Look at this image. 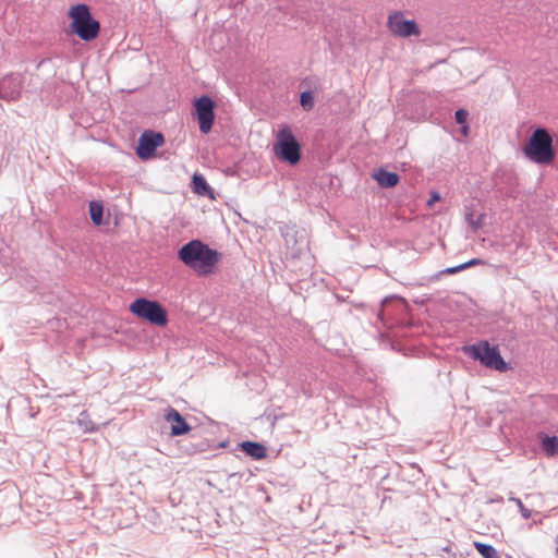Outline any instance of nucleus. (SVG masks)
<instances>
[{
    "label": "nucleus",
    "mask_w": 558,
    "mask_h": 558,
    "mask_svg": "<svg viewBox=\"0 0 558 558\" xmlns=\"http://www.w3.org/2000/svg\"><path fill=\"white\" fill-rule=\"evenodd\" d=\"M179 258L198 275L213 272L219 254L199 240H192L179 250Z\"/></svg>",
    "instance_id": "obj_1"
},
{
    "label": "nucleus",
    "mask_w": 558,
    "mask_h": 558,
    "mask_svg": "<svg viewBox=\"0 0 558 558\" xmlns=\"http://www.w3.org/2000/svg\"><path fill=\"white\" fill-rule=\"evenodd\" d=\"M524 155L533 162L549 165L555 159L553 137L544 128L536 129L523 148Z\"/></svg>",
    "instance_id": "obj_2"
},
{
    "label": "nucleus",
    "mask_w": 558,
    "mask_h": 558,
    "mask_svg": "<svg viewBox=\"0 0 558 558\" xmlns=\"http://www.w3.org/2000/svg\"><path fill=\"white\" fill-rule=\"evenodd\" d=\"M71 32L77 35L82 40L90 41L95 39L100 31V24L96 21L89 11V8L80 3L72 7L69 11Z\"/></svg>",
    "instance_id": "obj_3"
},
{
    "label": "nucleus",
    "mask_w": 558,
    "mask_h": 558,
    "mask_svg": "<svg viewBox=\"0 0 558 558\" xmlns=\"http://www.w3.org/2000/svg\"><path fill=\"white\" fill-rule=\"evenodd\" d=\"M463 352L477 360L487 368L506 372L509 367L497 347H492L488 341H478L471 345H465Z\"/></svg>",
    "instance_id": "obj_4"
},
{
    "label": "nucleus",
    "mask_w": 558,
    "mask_h": 558,
    "mask_svg": "<svg viewBox=\"0 0 558 558\" xmlns=\"http://www.w3.org/2000/svg\"><path fill=\"white\" fill-rule=\"evenodd\" d=\"M275 155L290 165H296L301 159V145L289 125H282L276 135Z\"/></svg>",
    "instance_id": "obj_5"
},
{
    "label": "nucleus",
    "mask_w": 558,
    "mask_h": 558,
    "mask_svg": "<svg viewBox=\"0 0 558 558\" xmlns=\"http://www.w3.org/2000/svg\"><path fill=\"white\" fill-rule=\"evenodd\" d=\"M130 311L138 318L156 326L162 327L168 323L167 311L157 301L145 298L136 299L130 304Z\"/></svg>",
    "instance_id": "obj_6"
},
{
    "label": "nucleus",
    "mask_w": 558,
    "mask_h": 558,
    "mask_svg": "<svg viewBox=\"0 0 558 558\" xmlns=\"http://www.w3.org/2000/svg\"><path fill=\"white\" fill-rule=\"evenodd\" d=\"M387 26L393 35L402 38L421 35L416 22L414 20H404L403 13L399 11L388 16Z\"/></svg>",
    "instance_id": "obj_7"
},
{
    "label": "nucleus",
    "mask_w": 558,
    "mask_h": 558,
    "mask_svg": "<svg viewBox=\"0 0 558 558\" xmlns=\"http://www.w3.org/2000/svg\"><path fill=\"white\" fill-rule=\"evenodd\" d=\"M194 107L197 114L199 131L203 134H207L211 130L215 119V102L210 97L202 96L195 100Z\"/></svg>",
    "instance_id": "obj_8"
},
{
    "label": "nucleus",
    "mask_w": 558,
    "mask_h": 558,
    "mask_svg": "<svg viewBox=\"0 0 558 558\" xmlns=\"http://www.w3.org/2000/svg\"><path fill=\"white\" fill-rule=\"evenodd\" d=\"M163 143V136L161 133L146 131L140 140L136 148V154L141 159H147L151 157L156 148Z\"/></svg>",
    "instance_id": "obj_9"
},
{
    "label": "nucleus",
    "mask_w": 558,
    "mask_h": 558,
    "mask_svg": "<svg viewBox=\"0 0 558 558\" xmlns=\"http://www.w3.org/2000/svg\"><path fill=\"white\" fill-rule=\"evenodd\" d=\"M165 418L171 424L172 436L184 435L191 430V426L186 423L184 417L173 408L167 410Z\"/></svg>",
    "instance_id": "obj_10"
},
{
    "label": "nucleus",
    "mask_w": 558,
    "mask_h": 558,
    "mask_svg": "<svg viewBox=\"0 0 558 558\" xmlns=\"http://www.w3.org/2000/svg\"><path fill=\"white\" fill-rule=\"evenodd\" d=\"M240 446L247 456L256 460L264 459L267 454L265 446L259 442L243 441Z\"/></svg>",
    "instance_id": "obj_11"
},
{
    "label": "nucleus",
    "mask_w": 558,
    "mask_h": 558,
    "mask_svg": "<svg viewBox=\"0 0 558 558\" xmlns=\"http://www.w3.org/2000/svg\"><path fill=\"white\" fill-rule=\"evenodd\" d=\"M374 179L381 187H392L398 184L399 175L395 172H389L384 169H379L374 173Z\"/></svg>",
    "instance_id": "obj_12"
},
{
    "label": "nucleus",
    "mask_w": 558,
    "mask_h": 558,
    "mask_svg": "<svg viewBox=\"0 0 558 558\" xmlns=\"http://www.w3.org/2000/svg\"><path fill=\"white\" fill-rule=\"evenodd\" d=\"M541 449L547 457L558 456V437L541 434Z\"/></svg>",
    "instance_id": "obj_13"
},
{
    "label": "nucleus",
    "mask_w": 558,
    "mask_h": 558,
    "mask_svg": "<svg viewBox=\"0 0 558 558\" xmlns=\"http://www.w3.org/2000/svg\"><path fill=\"white\" fill-rule=\"evenodd\" d=\"M11 87H20V81L12 75L5 76L0 81V95L5 98H14L17 90L9 92Z\"/></svg>",
    "instance_id": "obj_14"
},
{
    "label": "nucleus",
    "mask_w": 558,
    "mask_h": 558,
    "mask_svg": "<svg viewBox=\"0 0 558 558\" xmlns=\"http://www.w3.org/2000/svg\"><path fill=\"white\" fill-rule=\"evenodd\" d=\"M102 214L104 207L100 202L93 201L89 203V215L94 225L100 226L102 223Z\"/></svg>",
    "instance_id": "obj_15"
},
{
    "label": "nucleus",
    "mask_w": 558,
    "mask_h": 558,
    "mask_svg": "<svg viewBox=\"0 0 558 558\" xmlns=\"http://www.w3.org/2000/svg\"><path fill=\"white\" fill-rule=\"evenodd\" d=\"M474 546L483 558H500L498 551L492 545L475 542Z\"/></svg>",
    "instance_id": "obj_16"
},
{
    "label": "nucleus",
    "mask_w": 558,
    "mask_h": 558,
    "mask_svg": "<svg viewBox=\"0 0 558 558\" xmlns=\"http://www.w3.org/2000/svg\"><path fill=\"white\" fill-rule=\"evenodd\" d=\"M192 182L194 192L197 194L205 195L207 192L210 191V186L208 185L203 175L194 174Z\"/></svg>",
    "instance_id": "obj_17"
},
{
    "label": "nucleus",
    "mask_w": 558,
    "mask_h": 558,
    "mask_svg": "<svg viewBox=\"0 0 558 558\" xmlns=\"http://www.w3.org/2000/svg\"><path fill=\"white\" fill-rule=\"evenodd\" d=\"M300 104L302 108L306 111H310L314 107V97L311 92H303L300 95Z\"/></svg>",
    "instance_id": "obj_18"
},
{
    "label": "nucleus",
    "mask_w": 558,
    "mask_h": 558,
    "mask_svg": "<svg viewBox=\"0 0 558 558\" xmlns=\"http://www.w3.org/2000/svg\"><path fill=\"white\" fill-rule=\"evenodd\" d=\"M509 501H512V502H514V504L518 506L519 511H520L521 515H522L524 519H529V518L531 517V514H532L531 510H530V509H527V508L523 505V502L521 501V499H520V498H517V497H509Z\"/></svg>",
    "instance_id": "obj_19"
},
{
    "label": "nucleus",
    "mask_w": 558,
    "mask_h": 558,
    "mask_svg": "<svg viewBox=\"0 0 558 558\" xmlns=\"http://www.w3.org/2000/svg\"><path fill=\"white\" fill-rule=\"evenodd\" d=\"M464 270L462 264L454 266V267H448L446 269L440 270L435 277L439 278L442 275H456L460 271Z\"/></svg>",
    "instance_id": "obj_20"
},
{
    "label": "nucleus",
    "mask_w": 558,
    "mask_h": 558,
    "mask_svg": "<svg viewBox=\"0 0 558 558\" xmlns=\"http://www.w3.org/2000/svg\"><path fill=\"white\" fill-rule=\"evenodd\" d=\"M469 112L465 109H458L454 113V119L458 124L466 123Z\"/></svg>",
    "instance_id": "obj_21"
},
{
    "label": "nucleus",
    "mask_w": 558,
    "mask_h": 558,
    "mask_svg": "<svg viewBox=\"0 0 558 558\" xmlns=\"http://www.w3.org/2000/svg\"><path fill=\"white\" fill-rule=\"evenodd\" d=\"M482 264H484V262L482 259L473 258V259H471V260H469L466 263H463L462 266H463L464 269H468V268H470L472 266L482 265Z\"/></svg>",
    "instance_id": "obj_22"
},
{
    "label": "nucleus",
    "mask_w": 558,
    "mask_h": 558,
    "mask_svg": "<svg viewBox=\"0 0 558 558\" xmlns=\"http://www.w3.org/2000/svg\"><path fill=\"white\" fill-rule=\"evenodd\" d=\"M440 199V195L437 192H433L430 194V198L427 202L428 206H432L435 202H438Z\"/></svg>",
    "instance_id": "obj_23"
},
{
    "label": "nucleus",
    "mask_w": 558,
    "mask_h": 558,
    "mask_svg": "<svg viewBox=\"0 0 558 558\" xmlns=\"http://www.w3.org/2000/svg\"><path fill=\"white\" fill-rule=\"evenodd\" d=\"M83 428H84L85 432H93V430H95V426H94L93 422L85 423Z\"/></svg>",
    "instance_id": "obj_24"
},
{
    "label": "nucleus",
    "mask_w": 558,
    "mask_h": 558,
    "mask_svg": "<svg viewBox=\"0 0 558 558\" xmlns=\"http://www.w3.org/2000/svg\"><path fill=\"white\" fill-rule=\"evenodd\" d=\"M461 125V132L463 135H468V132H469V126L466 125V123L464 124H460Z\"/></svg>",
    "instance_id": "obj_25"
},
{
    "label": "nucleus",
    "mask_w": 558,
    "mask_h": 558,
    "mask_svg": "<svg viewBox=\"0 0 558 558\" xmlns=\"http://www.w3.org/2000/svg\"><path fill=\"white\" fill-rule=\"evenodd\" d=\"M471 223H472L474 229H478L482 226L481 219H478L477 221H472Z\"/></svg>",
    "instance_id": "obj_26"
},
{
    "label": "nucleus",
    "mask_w": 558,
    "mask_h": 558,
    "mask_svg": "<svg viewBox=\"0 0 558 558\" xmlns=\"http://www.w3.org/2000/svg\"><path fill=\"white\" fill-rule=\"evenodd\" d=\"M83 422H84V420H83V418H78V423H80L81 425H83Z\"/></svg>",
    "instance_id": "obj_27"
},
{
    "label": "nucleus",
    "mask_w": 558,
    "mask_h": 558,
    "mask_svg": "<svg viewBox=\"0 0 558 558\" xmlns=\"http://www.w3.org/2000/svg\"><path fill=\"white\" fill-rule=\"evenodd\" d=\"M388 301V298L383 300V305Z\"/></svg>",
    "instance_id": "obj_28"
}]
</instances>
